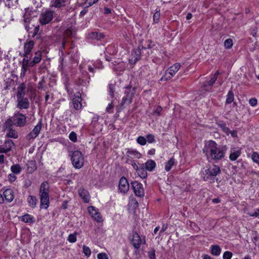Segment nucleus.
Returning <instances> with one entry per match:
<instances>
[{
	"mask_svg": "<svg viewBox=\"0 0 259 259\" xmlns=\"http://www.w3.org/2000/svg\"><path fill=\"white\" fill-rule=\"evenodd\" d=\"M139 46L142 50L153 49V50H157V49L155 42L151 39L146 40L145 42L141 41Z\"/></svg>",
	"mask_w": 259,
	"mask_h": 259,
	"instance_id": "nucleus-17",
	"label": "nucleus"
},
{
	"mask_svg": "<svg viewBox=\"0 0 259 259\" xmlns=\"http://www.w3.org/2000/svg\"><path fill=\"white\" fill-rule=\"evenodd\" d=\"M83 252L84 255L88 257L90 256L91 254V251L90 248L85 245H83L82 247Z\"/></svg>",
	"mask_w": 259,
	"mask_h": 259,
	"instance_id": "nucleus-51",
	"label": "nucleus"
},
{
	"mask_svg": "<svg viewBox=\"0 0 259 259\" xmlns=\"http://www.w3.org/2000/svg\"><path fill=\"white\" fill-rule=\"evenodd\" d=\"M104 35L101 33H98L97 32H93L89 34V37L96 39H100L102 38H103Z\"/></svg>",
	"mask_w": 259,
	"mask_h": 259,
	"instance_id": "nucleus-38",
	"label": "nucleus"
},
{
	"mask_svg": "<svg viewBox=\"0 0 259 259\" xmlns=\"http://www.w3.org/2000/svg\"><path fill=\"white\" fill-rule=\"evenodd\" d=\"M50 185L47 181H45L40 184L39 195L40 194H49Z\"/></svg>",
	"mask_w": 259,
	"mask_h": 259,
	"instance_id": "nucleus-20",
	"label": "nucleus"
},
{
	"mask_svg": "<svg viewBox=\"0 0 259 259\" xmlns=\"http://www.w3.org/2000/svg\"><path fill=\"white\" fill-rule=\"evenodd\" d=\"M54 12L48 10L40 14L39 16V22L42 25H46L49 23L53 18Z\"/></svg>",
	"mask_w": 259,
	"mask_h": 259,
	"instance_id": "nucleus-7",
	"label": "nucleus"
},
{
	"mask_svg": "<svg viewBox=\"0 0 259 259\" xmlns=\"http://www.w3.org/2000/svg\"><path fill=\"white\" fill-rule=\"evenodd\" d=\"M3 197H4L5 200L8 202H12L14 198V192L11 189H7L3 192Z\"/></svg>",
	"mask_w": 259,
	"mask_h": 259,
	"instance_id": "nucleus-21",
	"label": "nucleus"
},
{
	"mask_svg": "<svg viewBox=\"0 0 259 259\" xmlns=\"http://www.w3.org/2000/svg\"><path fill=\"white\" fill-rule=\"evenodd\" d=\"M181 67L179 63H176L170 66L165 72V74L160 78V81H166L170 79L178 71Z\"/></svg>",
	"mask_w": 259,
	"mask_h": 259,
	"instance_id": "nucleus-5",
	"label": "nucleus"
},
{
	"mask_svg": "<svg viewBox=\"0 0 259 259\" xmlns=\"http://www.w3.org/2000/svg\"><path fill=\"white\" fill-rule=\"evenodd\" d=\"M234 100V95L232 91H229L228 93L226 103L231 104Z\"/></svg>",
	"mask_w": 259,
	"mask_h": 259,
	"instance_id": "nucleus-42",
	"label": "nucleus"
},
{
	"mask_svg": "<svg viewBox=\"0 0 259 259\" xmlns=\"http://www.w3.org/2000/svg\"><path fill=\"white\" fill-rule=\"evenodd\" d=\"M98 259H108V255L106 253H100L97 255Z\"/></svg>",
	"mask_w": 259,
	"mask_h": 259,
	"instance_id": "nucleus-59",
	"label": "nucleus"
},
{
	"mask_svg": "<svg viewBox=\"0 0 259 259\" xmlns=\"http://www.w3.org/2000/svg\"><path fill=\"white\" fill-rule=\"evenodd\" d=\"M42 128V121L40 119L38 123L33 129L26 136V139L30 141L35 139L39 135Z\"/></svg>",
	"mask_w": 259,
	"mask_h": 259,
	"instance_id": "nucleus-8",
	"label": "nucleus"
},
{
	"mask_svg": "<svg viewBox=\"0 0 259 259\" xmlns=\"http://www.w3.org/2000/svg\"><path fill=\"white\" fill-rule=\"evenodd\" d=\"M241 149L232 148L230 150V154L229 155V158L231 161L236 160L241 155Z\"/></svg>",
	"mask_w": 259,
	"mask_h": 259,
	"instance_id": "nucleus-23",
	"label": "nucleus"
},
{
	"mask_svg": "<svg viewBox=\"0 0 259 259\" xmlns=\"http://www.w3.org/2000/svg\"><path fill=\"white\" fill-rule=\"evenodd\" d=\"M82 101L81 95L80 92H77L74 97L73 98L72 102L74 108L76 110H79L82 108L81 102Z\"/></svg>",
	"mask_w": 259,
	"mask_h": 259,
	"instance_id": "nucleus-14",
	"label": "nucleus"
},
{
	"mask_svg": "<svg viewBox=\"0 0 259 259\" xmlns=\"http://www.w3.org/2000/svg\"><path fill=\"white\" fill-rule=\"evenodd\" d=\"M36 169V162L30 160L27 163V171L28 173H32Z\"/></svg>",
	"mask_w": 259,
	"mask_h": 259,
	"instance_id": "nucleus-30",
	"label": "nucleus"
},
{
	"mask_svg": "<svg viewBox=\"0 0 259 259\" xmlns=\"http://www.w3.org/2000/svg\"><path fill=\"white\" fill-rule=\"evenodd\" d=\"M217 124L223 132L226 133L227 135H229L230 130L226 126V124L225 122L222 121H219L217 122Z\"/></svg>",
	"mask_w": 259,
	"mask_h": 259,
	"instance_id": "nucleus-32",
	"label": "nucleus"
},
{
	"mask_svg": "<svg viewBox=\"0 0 259 259\" xmlns=\"http://www.w3.org/2000/svg\"><path fill=\"white\" fill-rule=\"evenodd\" d=\"M119 190L123 193H126L129 190V184L127 180L124 177H122L119 181L118 185Z\"/></svg>",
	"mask_w": 259,
	"mask_h": 259,
	"instance_id": "nucleus-16",
	"label": "nucleus"
},
{
	"mask_svg": "<svg viewBox=\"0 0 259 259\" xmlns=\"http://www.w3.org/2000/svg\"><path fill=\"white\" fill-rule=\"evenodd\" d=\"M41 52L37 51L35 53L34 57L33 58V60L30 62V66L32 67L35 64L39 63L41 60Z\"/></svg>",
	"mask_w": 259,
	"mask_h": 259,
	"instance_id": "nucleus-28",
	"label": "nucleus"
},
{
	"mask_svg": "<svg viewBox=\"0 0 259 259\" xmlns=\"http://www.w3.org/2000/svg\"><path fill=\"white\" fill-rule=\"evenodd\" d=\"M12 120L11 119H8L4 123V126L6 128H9V132L7 134L6 137L8 138H12L14 139H17L18 137L17 131L11 128L12 127Z\"/></svg>",
	"mask_w": 259,
	"mask_h": 259,
	"instance_id": "nucleus-9",
	"label": "nucleus"
},
{
	"mask_svg": "<svg viewBox=\"0 0 259 259\" xmlns=\"http://www.w3.org/2000/svg\"><path fill=\"white\" fill-rule=\"evenodd\" d=\"M224 46L227 49H231L233 46V40L231 38H228L224 42Z\"/></svg>",
	"mask_w": 259,
	"mask_h": 259,
	"instance_id": "nucleus-46",
	"label": "nucleus"
},
{
	"mask_svg": "<svg viewBox=\"0 0 259 259\" xmlns=\"http://www.w3.org/2000/svg\"><path fill=\"white\" fill-rule=\"evenodd\" d=\"M79 195L83 201L88 203L90 201V196L88 191L84 189L80 188L78 190Z\"/></svg>",
	"mask_w": 259,
	"mask_h": 259,
	"instance_id": "nucleus-24",
	"label": "nucleus"
},
{
	"mask_svg": "<svg viewBox=\"0 0 259 259\" xmlns=\"http://www.w3.org/2000/svg\"><path fill=\"white\" fill-rule=\"evenodd\" d=\"M132 101L133 100L124 96L120 103L121 109H123L125 107V106L130 105L132 102Z\"/></svg>",
	"mask_w": 259,
	"mask_h": 259,
	"instance_id": "nucleus-35",
	"label": "nucleus"
},
{
	"mask_svg": "<svg viewBox=\"0 0 259 259\" xmlns=\"http://www.w3.org/2000/svg\"><path fill=\"white\" fill-rule=\"evenodd\" d=\"M15 146V144L12 140H6L4 144L0 146V153H6L10 151Z\"/></svg>",
	"mask_w": 259,
	"mask_h": 259,
	"instance_id": "nucleus-11",
	"label": "nucleus"
},
{
	"mask_svg": "<svg viewBox=\"0 0 259 259\" xmlns=\"http://www.w3.org/2000/svg\"><path fill=\"white\" fill-rule=\"evenodd\" d=\"M69 138L70 140L73 142H75L77 141V135L74 132H72L70 133L69 136Z\"/></svg>",
	"mask_w": 259,
	"mask_h": 259,
	"instance_id": "nucleus-58",
	"label": "nucleus"
},
{
	"mask_svg": "<svg viewBox=\"0 0 259 259\" xmlns=\"http://www.w3.org/2000/svg\"><path fill=\"white\" fill-rule=\"evenodd\" d=\"M131 185L136 196L138 197L144 196V191L141 183L137 181H134L132 182Z\"/></svg>",
	"mask_w": 259,
	"mask_h": 259,
	"instance_id": "nucleus-10",
	"label": "nucleus"
},
{
	"mask_svg": "<svg viewBox=\"0 0 259 259\" xmlns=\"http://www.w3.org/2000/svg\"><path fill=\"white\" fill-rule=\"evenodd\" d=\"M251 158L254 163H257L259 162V154L257 152H253L251 154Z\"/></svg>",
	"mask_w": 259,
	"mask_h": 259,
	"instance_id": "nucleus-48",
	"label": "nucleus"
},
{
	"mask_svg": "<svg viewBox=\"0 0 259 259\" xmlns=\"http://www.w3.org/2000/svg\"><path fill=\"white\" fill-rule=\"evenodd\" d=\"M71 160L74 167L76 168H80L84 163V157L79 151H74L72 155Z\"/></svg>",
	"mask_w": 259,
	"mask_h": 259,
	"instance_id": "nucleus-3",
	"label": "nucleus"
},
{
	"mask_svg": "<svg viewBox=\"0 0 259 259\" xmlns=\"http://www.w3.org/2000/svg\"><path fill=\"white\" fill-rule=\"evenodd\" d=\"M109 89V94L111 97V98H113L114 97V92H115V85L113 84H109L108 85Z\"/></svg>",
	"mask_w": 259,
	"mask_h": 259,
	"instance_id": "nucleus-45",
	"label": "nucleus"
},
{
	"mask_svg": "<svg viewBox=\"0 0 259 259\" xmlns=\"http://www.w3.org/2000/svg\"><path fill=\"white\" fill-rule=\"evenodd\" d=\"M88 210L91 217L96 221L98 222H102L103 221L102 216L94 206H89Z\"/></svg>",
	"mask_w": 259,
	"mask_h": 259,
	"instance_id": "nucleus-12",
	"label": "nucleus"
},
{
	"mask_svg": "<svg viewBox=\"0 0 259 259\" xmlns=\"http://www.w3.org/2000/svg\"><path fill=\"white\" fill-rule=\"evenodd\" d=\"M216 75H213L211 78L206 82H205L203 84V86L204 88H206L208 86H212L214 83L215 81L217 80Z\"/></svg>",
	"mask_w": 259,
	"mask_h": 259,
	"instance_id": "nucleus-41",
	"label": "nucleus"
},
{
	"mask_svg": "<svg viewBox=\"0 0 259 259\" xmlns=\"http://www.w3.org/2000/svg\"><path fill=\"white\" fill-rule=\"evenodd\" d=\"M114 108V105L113 104V101H112L111 103L108 104V106L106 108V111L107 112L109 113H113V110Z\"/></svg>",
	"mask_w": 259,
	"mask_h": 259,
	"instance_id": "nucleus-47",
	"label": "nucleus"
},
{
	"mask_svg": "<svg viewBox=\"0 0 259 259\" xmlns=\"http://www.w3.org/2000/svg\"><path fill=\"white\" fill-rule=\"evenodd\" d=\"M11 170L13 174L18 175L21 172L22 168L19 164H14L11 166Z\"/></svg>",
	"mask_w": 259,
	"mask_h": 259,
	"instance_id": "nucleus-39",
	"label": "nucleus"
},
{
	"mask_svg": "<svg viewBox=\"0 0 259 259\" xmlns=\"http://www.w3.org/2000/svg\"><path fill=\"white\" fill-rule=\"evenodd\" d=\"M17 102V107L21 110L27 109L29 108L30 103L28 99L27 98H18Z\"/></svg>",
	"mask_w": 259,
	"mask_h": 259,
	"instance_id": "nucleus-13",
	"label": "nucleus"
},
{
	"mask_svg": "<svg viewBox=\"0 0 259 259\" xmlns=\"http://www.w3.org/2000/svg\"><path fill=\"white\" fill-rule=\"evenodd\" d=\"M52 3V8L61 9L68 6L70 3V0H53Z\"/></svg>",
	"mask_w": 259,
	"mask_h": 259,
	"instance_id": "nucleus-15",
	"label": "nucleus"
},
{
	"mask_svg": "<svg viewBox=\"0 0 259 259\" xmlns=\"http://www.w3.org/2000/svg\"><path fill=\"white\" fill-rule=\"evenodd\" d=\"M67 42V40H63L62 42V46L59 49V52L60 55L62 56H65V53L64 52V50L65 48V44Z\"/></svg>",
	"mask_w": 259,
	"mask_h": 259,
	"instance_id": "nucleus-53",
	"label": "nucleus"
},
{
	"mask_svg": "<svg viewBox=\"0 0 259 259\" xmlns=\"http://www.w3.org/2000/svg\"><path fill=\"white\" fill-rule=\"evenodd\" d=\"M175 164V159L174 158H171L167 162L165 163V170L166 171H168L171 168V167Z\"/></svg>",
	"mask_w": 259,
	"mask_h": 259,
	"instance_id": "nucleus-40",
	"label": "nucleus"
},
{
	"mask_svg": "<svg viewBox=\"0 0 259 259\" xmlns=\"http://www.w3.org/2000/svg\"><path fill=\"white\" fill-rule=\"evenodd\" d=\"M221 248L218 245H211L210 247V252L214 256H219L221 252Z\"/></svg>",
	"mask_w": 259,
	"mask_h": 259,
	"instance_id": "nucleus-31",
	"label": "nucleus"
},
{
	"mask_svg": "<svg viewBox=\"0 0 259 259\" xmlns=\"http://www.w3.org/2000/svg\"><path fill=\"white\" fill-rule=\"evenodd\" d=\"M257 101L256 99L254 98H252L250 99V100H249V104L252 107H254L255 106H256L257 105Z\"/></svg>",
	"mask_w": 259,
	"mask_h": 259,
	"instance_id": "nucleus-60",
	"label": "nucleus"
},
{
	"mask_svg": "<svg viewBox=\"0 0 259 259\" xmlns=\"http://www.w3.org/2000/svg\"><path fill=\"white\" fill-rule=\"evenodd\" d=\"M251 158L254 163H257L259 162V154L257 152H253L251 154Z\"/></svg>",
	"mask_w": 259,
	"mask_h": 259,
	"instance_id": "nucleus-49",
	"label": "nucleus"
},
{
	"mask_svg": "<svg viewBox=\"0 0 259 259\" xmlns=\"http://www.w3.org/2000/svg\"><path fill=\"white\" fill-rule=\"evenodd\" d=\"M126 156L129 158L134 159L137 158L140 159L142 157L141 154L138 151L133 150L132 149H128L126 151Z\"/></svg>",
	"mask_w": 259,
	"mask_h": 259,
	"instance_id": "nucleus-22",
	"label": "nucleus"
},
{
	"mask_svg": "<svg viewBox=\"0 0 259 259\" xmlns=\"http://www.w3.org/2000/svg\"><path fill=\"white\" fill-rule=\"evenodd\" d=\"M39 195L40 201V207L47 209L50 204L49 194H40Z\"/></svg>",
	"mask_w": 259,
	"mask_h": 259,
	"instance_id": "nucleus-18",
	"label": "nucleus"
},
{
	"mask_svg": "<svg viewBox=\"0 0 259 259\" xmlns=\"http://www.w3.org/2000/svg\"><path fill=\"white\" fill-rule=\"evenodd\" d=\"M145 165L146 169L149 171H152L156 166V163L154 160L149 159L145 162Z\"/></svg>",
	"mask_w": 259,
	"mask_h": 259,
	"instance_id": "nucleus-29",
	"label": "nucleus"
},
{
	"mask_svg": "<svg viewBox=\"0 0 259 259\" xmlns=\"http://www.w3.org/2000/svg\"><path fill=\"white\" fill-rule=\"evenodd\" d=\"M136 89L135 87L132 88V86L128 85L124 88V96L133 100L136 93Z\"/></svg>",
	"mask_w": 259,
	"mask_h": 259,
	"instance_id": "nucleus-19",
	"label": "nucleus"
},
{
	"mask_svg": "<svg viewBox=\"0 0 259 259\" xmlns=\"http://www.w3.org/2000/svg\"><path fill=\"white\" fill-rule=\"evenodd\" d=\"M144 166V164L143 163L140 164L139 168L136 171L142 179H145L147 176V169Z\"/></svg>",
	"mask_w": 259,
	"mask_h": 259,
	"instance_id": "nucleus-27",
	"label": "nucleus"
},
{
	"mask_svg": "<svg viewBox=\"0 0 259 259\" xmlns=\"http://www.w3.org/2000/svg\"><path fill=\"white\" fill-rule=\"evenodd\" d=\"M202 152L208 161L218 162L225 157L227 147L219 145L214 141L209 140L205 143Z\"/></svg>",
	"mask_w": 259,
	"mask_h": 259,
	"instance_id": "nucleus-1",
	"label": "nucleus"
},
{
	"mask_svg": "<svg viewBox=\"0 0 259 259\" xmlns=\"http://www.w3.org/2000/svg\"><path fill=\"white\" fill-rule=\"evenodd\" d=\"M77 234V232H75L74 233L70 234L68 237V241L70 243L75 242Z\"/></svg>",
	"mask_w": 259,
	"mask_h": 259,
	"instance_id": "nucleus-44",
	"label": "nucleus"
},
{
	"mask_svg": "<svg viewBox=\"0 0 259 259\" xmlns=\"http://www.w3.org/2000/svg\"><path fill=\"white\" fill-rule=\"evenodd\" d=\"M162 110V107L160 106H158L153 111L152 115L154 116H159L160 115V113Z\"/></svg>",
	"mask_w": 259,
	"mask_h": 259,
	"instance_id": "nucleus-52",
	"label": "nucleus"
},
{
	"mask_svg": "<svg viewBox=\"0 0 259 259\" xmlns=\"http://www.w3.org/2000/svg\"><path fill=\"white\" fill-rule=\"evenodd\" d=\"M249 214L250 216L259 218V209H255L253 213Z\"/></svg>",
	"mask_w": 259,
	"mask_h": 259,
	"instance_id": "nucleus-64",
	"label": "nucleus"
},
{
	"mask_svg": "<svg viewBox=\"0 0 259 259\" xmlns=\"http://www.w3.org/2000/svg\"><path fill=\"white\" fill-rule=\"evenodd\" d=\"M148 255L150 259H156L155 250L154 248L151 249L148 252Z\"/></svg>",
	"mask_w": 259,
	"mask_h": 259,
	"instance_id": "nucleus-56",
	"label": "nucleus"
},
{
	"mask_svg": "<svg viewBox=\"0 0 259 259\" xmlns=\"http://www.w3.org/2000/svg\"><path fill=\"white\" fill-rule=\"evenodd\" d=\"M146 243L145 237L141 238L139 234L135 232L133 234V238L131 241V243L133 245L135 248L138 249L140 248L142 244Z\"/></svg>",
	"mask_w": 259,
	"mask_h": 259,
	"instance_id": "nucleus-6",
	"label": "nucleus"
},
{
	"mask_svg": "<svg viewBox=\"0 0 259 259\" xmlns=\"http://www.w3.org/2000/svg\"><path fill=\"white\" fill-rule=\"evenodd\" d=\"M220 172L221 169L220 166L213 164L209 166L207 169L202 171V177L204 181L212 183L214 182L215 177L219 174Z\"/></svg>",
	"mask_w": 259,
	"mask_h": 259,
	"instance_id": "nucleus-2",
	"label": "nucleus"
},
{
	"mask_svg": "<svg viewBox=\"0 0 259 259\" xmlns=\"http://www.w3.org/2000/svg\"><path fill=\"white\" fill-rule=\"evenodd\" d=\"M73 30L72 27H68L66 28L63 33V40H67V38L70 37L72 36Z\"/></svg>",
	"mask_w": 259,
	"mask_h": 259,
	"instance_id": "nucleus-36",
	"label": "nucleus"
},
{
	"mask_svg": "<svg viewBox=\"0 0 259 259\" xmlns=\"http://www.w3.org/2000/svg\"><path fill=\"white\" fill-rule=\"evenodd\" d=\"M146 141H147L149 143H152L155 142L154 136L152 134H148L146 136Z\"/></svg>",
	"mask_w": 259,
	"mask_h": 259,
	"instance_id": "nucleus-54",
	"label": "nucleus"
},
{
	"mask_svg": "<svg viewBox=\"0 0 259 259\" xmlns=\"http://www.w3.org/2000/svg\"><path fill=\"white\" fill-rule=\"evenodd\" d=\"M137 142L141 145H145L146 144V139L143 136H139L137 139Z\"/></svg>",
	"mask_w": 259,
	"mask_h": 259,
	"instance_id": "nucleus-50",
	"label": "nucleus"
},
{
	"mask_svg": "<svg viewBox=\"0 0 259 259\" xmlns=\"http://www.w3.org/2000/svg\"><path fill=\"white\" fill-rule=\"evenodd\" d=\"M27 200L30 207L33 208L35 207L37 200L36 197L29 195Z\"/></svg>",
	"mask_w": 259,
	"mask_h": 259,
	"instance_id": "nucleus-37",
	"label": "nucleus"
},
{
	"mask_svg": "<svg viewBox=\"0 0 259 259\" xmlns=\"http://www.w3.org/2000/svg\"><path fill=\"white\" fill-rule=\"evenodd\" d=\"M233 256V253L229 251H225L223 255V259H231Z\"/></svg>",
	"mask_w": 259,
	"mask_h": 259,
	"instance_id": "nucleus-57",
	"label": "nucleus"
},
{
	"mask_svg": "<svg viewBox=\"0 0 259 259\" xmlns=\"http://www.w3.org/2000/svg\"><path fill=\"white\" fill-rule=\"evenodd\" d=\"M25 85L24 83L20 84L18 88V91L17 93V98L24 97L25 95Z\"/></svg>",
	"mask_w": 259,
	"mask_h": 259,
	"instance_id": "nucleus-33",
	"label": "nucleus"
},
{
	"mask_svg": "<svg viewBox=\"0 0 259 259\" xmlns=\"http://www.w3.org/2000/svg\"><path fill=\"white\" fill-rule=\"evenodd\" d=\"M30 54L24 53V58L23 59L22 65L23 66H30L29 58Z\"/></svg>",
	"mask_w": 259,
	"mask_h": 259,
	"instance_id": "nucleus-43",
	"label": "nucleus"
},
{
	"mask_svg": "<svg viewBox=\"0 0 259 259\" xmlns=\"http://www.w3.org/2000/svg\"><path fill=\"white\" fill-rule=\"evenodd\" d=\"M11 120L12 125L14 124L16 126L23 127L26 123V116L19 111L15 112Z\"/></svg>",
	"mask_w": 259,
	"mask_h": 259,
	"instance_id": "nucleus-4",
	"label": "nucleus"
},
{
	"mask_svg": "<svg viewBox=\"0 0 259 259\" xmlns=\"http://www.w3.org/2000/svg\"><path fill=\"white\" fill-rule=\"evenodd\" d=\"M141 49L140 46H139L138 48L133 51L132 54V57L134 59L133 64H135L140 59L141 55Z\"/></svg>",
	"mask_w": 259,
	"mask_h": 259,
	"instance_id": "nucleus-26",
	"label": "nucleus"
},
{
	"mask_svg": "<svg viewBox=\"0 0 259 259\" xmlns=\"http://www.w3.org/2000/svg\"><path fill=\"white\" fill-rule=\"evenodd\" d=\"M160 17V13L158 12H156L153 15V20L155 22H158L159 21Z\"/></svg>",
	"mask_w": 259,
	"mask_h": 259,
	"instance_id": "nucleus-62",
	"label": "nucleus"
},
{
	"mask_svg": "<svg viewBox=\"0 0 259 259\" xmlns=\"http://www.w3.org/2000/svg\"><path fill=\"white\" fill-rule=\"evenodd\" d=\"M15 175L14 174H10L8 175V180L11 183L14 182L17 179Z\"/></svg>",
	"mask_w": 259,
	"mask_h": 259,
	"instance_id": "nucleus-61",
	"label": "nucleus"
},
{
	"mask_svg": "<svg viewBox=\"0 0 259 259\" xmlns=\"http://www.w3.org/2000/svg\"><path fill=\"white\" fill-rule=\"evenodd\" d=\"M34 46V41L33 40H29L24 44V52L26 55L30 54Z\"/></svg>",
	"mask_w": 259,
	"mask_h": 259,
	"instance_id": "nucleus-25",
	"label": "nucleus"
},
{
	"mask_svg": "<svg viewBox=\"0 0 259 259\" xmlns=\"http://www.w3.org/2000/svg\"><path fill=\"white\" fill-rule=\"evenodd\" d=\"M38 31L39 26L35 27L32 31L29 32V35L31 36L32 37H34L37 34Z\"/></svg>",
	"mask_w": 259,
	"mask_h": 259,
	"instance_id": "nucleus-55",
	"label": "nucleus"
},
{
	"mask_svg": "<svg viewBox=\"0 0 259 259\" xmlns=\"http://www.w3.org/2000/svg\"><path fill=\"white\" fill-rule=\"evenodd\" d=\"M257 32V29L256 27L252 28L250 30V34L253 37H256Z\"/></svg>",
	"mask_w": 259,
	"mask_h": 259,
	"instance_id": "nucleus-63",
	"label": "nucleus"
},
{
	"mask_svg": "<svg viewBox=\"0 0 259 259\" xmlns=\"http://www.w3.org/2000/svg\"><path fill=\"white\" fill-rule=\"evenodd\" d=\"M21 220L27 223H33L34 222V217L29 214L26 213L22 217Z\"/></svg>",
	"mask_w": 259,
	"mask_h": 259,
	"instance_id": "nucleus-34",
	"label": "nucleus"
}]
</instances>
